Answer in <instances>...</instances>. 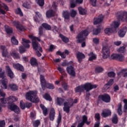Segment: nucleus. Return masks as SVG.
Listing matches in <instances>:
<instances>
[{
  "label": "nucleus",
  "instance_id": "nucleus-39",
  "mask_svg": "<svg viewBox=\"0 0 127 127\" xmlns=\"http://www.w3.org/2000/svg\"><path fill=\"white\" fill-rule=\"evenodd\" d=\"M15 14H18L20 15V16H23V13H22V11H21V9L20 8H17L15 9Z\"/></svg>",
  "mask_w": 127,
  "mask_h": 127
},
{
  "label": "nucleus",
  "instance_id": "nucleus-56",
  "mask_svg": "<svg viewBox=\"0 0 127 127\" xmlns=\"http://www.w3.org/2000/svg\"><path fill=\"white\" fill-rule=\"evenodd\" d=\"M106 84H107L108 86L112 87L114 84V79H110Z\"/></svg>",
  "mask_w": 127,
  "mask_h": 127
},
{
  "label": "nucleus",
  "instance_id": "nucleus-63",
  "mask_svg": "<svg viewBox=\"0 0 127 127\" xmlns=\"http://www.w3.org/2000/svg\"><path fill=\"white\" fill-rule=\"evenodd\" d=\"M35 14H36V17L37 19H38L39 18H40L42 15L39 12H35Z\"/></svg>",
  "mask_w": 127,
  "mask_h": 127
},
{
  "label": "nucleus",
  "instance_id": "nucleus-33",
  "mask_svg": "<svg viewBox=\"0 0 127 127\" xmlns=\"http://www.w3.org/2000/svg\"><path fill=\"white\" fill-rule=\"evenodd\" d=\"M30 64L31 66H38V63H37V60L34 58H32L30 60Z\"/></svg>",
  "mask_w": 127,
  "mask_h": 127
},
{
  "label": "nucleus",
  "instance_id": "nucleus-21",
  "mask_svg": "<svg viewBox=\"0 0 127 127\" xmlns=\"http://www.w3.org/2000/svg\"><path fill=\"white\" fill-rule=\"evenodd\" d=\"M13 67L15 69H16V70H18L19 71H21V72L24 71V68L21 64H13Z\"/></svg>",
  "mask_w": 127,
  "mask_h": 127
},
{
  "label": "nucleus",
  "instance_id": "nucleus-26",
  "mask_svg": "<svg viewBox=\"0 0 127 127\" xmlns=\"http://www.w3.org/2000/svg\"><path fill=\"white\" fill-rule=\"evenodd\" d=\"M84 86L83 84L79 85L74 88V91L75 93H81L84 92Z\"/></svg>",
  "mask_w": 127,
  "mask_h": 127
},
{
  "label": "nucleus",
  "instance_id": "nucleus-15",
  "mask_svg": "<svg viewBox=\"0 0 127 127\" xmlns=\"http://www.w3.org/2000/svg\"><path fill=\"white\" fill-rule=\"evenodd\" d=\"M103 19L104 16H103V15H99L97 18L94 17L93 24H94V25H96V24H99V23H101V22L103 21Z\"/></svg>",
  "mask_w": 127,
  "mask_h": 127
},
{
  "label": "nucleus",
  "instance_id": "nucleus-43",
  "mask_svg": "<svg viewBox=\"0 0 127 127\" xmlns=\"http://www.w3.org/2000/svg\"><path fill=\"white\" fill-rule=\"evenodd\" d=\"M1 83L5 89H7V79L4 78L2 79V80H1Z\"/></svg>",
  "mask_w": 127,
  "mask_h": 127
},
{
  "label": "nucleus",
  "instance_id": "nucleus-36",
  "mask_svg": "<svg viewBox=\"0 0 127 127\" xmlns=\"http://www.w3.org/2000/svg\"><path fill=\"white\" fill-rule=\"evenodd\" d=\"M43 98L45 100H46V101H49V102L52 101V98H51V96L47 93L43 95Z\"/></svg>",
  "mask_w": 127,
  "mask_h": 127
},
{
  "label": "nucleus",
  "instance_id": "nucleus-11",
  "mask_svg": "<svg viewBox=\"0 0 127 127\" xmlns=\"http://www.w3.org/2000/svg\"><path fill=\"white\" fill-rule=\"evenodd\" d=\"M111 58L113 60H117V61H120V62L125 61V56L119 54L112 55Z\"/></svg>",
  "mask_w": 127,
  "mask_h": 127
},
{
  "label": "nucleus",
  "instance_id": "nucleus-47",
  "mask_svg": "<svg viewBox=\"0 0 127 127\" xmlns=\"http://www.w3.org/2000/svg\"><path fill=\"white\" fill-rule=\"evenodd\" d=\"M11 41L12 44L14 45H18V41L15 39V37L13 36L11 39Z\"/></svg>",
  "mask_w": 127,
  "mask_h": 127
},
{
  "label": "nucleus",
  "instance_id": "nucleus-64",
  "mask_svg": "<svg viewBox=\"0 0 127 127\" xmlns=\"http://www.w3.org/2000/svg\"><path fill=\"white\" fill-rule=\"evenodd\" d=\"M100 41V40L97 38H94L93 39V42L95 43V44H99V42Z\"/></svg>",
  "mask_w": 127,
  "mask_h": 127
},
{
  "label": "nucleus",
  "instance_id": "nucleus-17",
  "mask_svg": "<svg viewBox=\"0 0 127 127\" xmlns=\"http://www.w3.org/2000/svg\"><path fill=\"white\" fill-rule=\"evenodd\" d=\"M112 115V112L109 109H104L103 110L101 116L103 118H108Z\"/></svg>",
  "mask_w": 127,
  "mask_h": 127
},
{
  "label": "nucleus",
  "instance_id": "nucleus-53",
  "mask_svg": "<svg viewBox=\"0 0 127 127\" xmlns=\"http://www.w3.org/2000/svg\"><path fill=\"white\" fill-rule=\"evenodd\" d=\"M29 38L32 39V40H37V41H39V42H40L41 41L40 39L37 37H35L32 35H29Z\"/></svg>",
  "mask_w": 127,
  "mask_h": 127
},
{
  "label": "nucleus",
  "instance_id": "nucleus-23",
  "mask_svg": "<svg viewBox=\"0 0 127 127\" xmlns=\"http://www.w3.org/2000/svg\"><path fill=\"white\" fill-rule=\"evenodd\" d=\"M0 50L2 51V56L3 57H6V56L8 54L7 50L6 49V47L5 46H1L0 47Z\"/></svg>",
  "mask_w": 127,
  "mask_h": 127
},
{
  "label": "nucleus",
  "instance_id": "nucleus-52",
  "mask_svg": "<svg viewBox=\"0 0 127 127\" xmlns=\"http://www.w3.org/2000/svg\"><path fill=\"white\" fill-rule=\"evenodd\" d=\"M37 3L40 5V6H43L44 5V0H35Z\"/></svg>",
  "mask_w": 127,
  "mask_h": 127
},
{
  "label": "nucleus",
  "instance_id": "nucleus-28",
  "mask_svg": "<svg viewBox=\"0 0 127 127\" xmlns=\"http://www.w3.org/2000/svg\"><path fill=\"white\" fill-rule=\"evenodd\" d=\"M62 14L64 19H70V14H69V11L64 10L63 11Z\"/></svg>",
  "mask_w": 127,
  "mask_h": 127
},
{
  "label": "nucleus",
  "instance_id": "nucleus-37",
  "mask_svg": "<svg viewBox=\"0 0 127 127\" xmlns=\"http://www.w3.org/2000/svg\"><path fill=\"white\" fill-rule=\"evenodd\" d=\"M9 87L12 91H17V90H18V86L15 84H10Z\"/></svg>",
  "mask_w": 127,
  "mask_h": 127
},
{
  "label": "nucleus",
  "instance_id": "nucleus-18",
  "mask_svg": "<svg viewBox=\"0 0 127 127\" xmlns=\"http://www.w3.org/2000/svg\"><path fill=\"white\" fill-rule=\"evenodd\" d=\"M127 27H124L121 28L120 31L118 32V35L119 37L123 38V37H125V35L127 33Z\"/></svg>",
  "mask_w": 127,
  "mask_h": 127
},
{
  "label": "nucleus",
  "instance_id": "nucleus-7",
  "mask_svg": "<svg viewBox=\"0 0 127 127\" xmlns=\"http://www.w3.org/2000/svg\"><path fill=\"white\" fill-rule=\"evenodd\" d=\"M117 19L121 21L127 22V12L126 11H119L116 15Z\"/></svg>",
  "mask_w": 127,
  "mask_h": 127
},
{
  "label": "nucleus",
  "instance_id": "nucleus-41",
  "mask_svg": "<svg viewBox=\"0 0 127 127\" xmlns=\"http://www.w3.org/2000/svg\"><path fill=\"white\" fill-rule=\"evenodd\" d=\"M122 108V104H120L117 109V113L119 116H122V115H123V109Z\"/></svg>",
  "mask_w": 127,
  "mask_h": 127
},
{
  "label": "nucleus",
  "instance_id": "nucleus-12",
  "mask_svg": "<svg viewBox=\"0 0 127 127\" xmlns=\"http://www.w3.org/2000/svg\"><path fill=\"white\" fill-rule=\"evenodd\" d=\"M12 24L15 26L17 30H19L20 31H24L25 30V28L21 24H20V21H13L12 22Z\"/></svg>",
  "mask_w": 127,
  "mask_h": 127
},
{
  "label": "nucleus",
  "instance_id": "nucleus-59",
  "mask_svg": "<svg viewBox=\"0 0 127 127\" xmlns=\"http://www.w3.org/2000/svg\"><path fill=\"white\" fill-rule=\"evenodd\" d=\"M22 6L25 8H29V7H30V5L29 3H28V2H25L23 3Z\"/></svg>",
  "mask_w": 127,
  "mask_h": 127
},
{
  "label": "nucleus",
  "instance_id": "nucleus-20",
  "mask_svg": "<svg viewBox=\"0 0 127 127\" xmlns=\"http://www.w3.org/2000/svg\"><path fill=\"white\" fill-rule=\"evenodd\" d=\"M120 24H121L120 21H114L110 25V27H111V28H112L113 30H116L117 28H119Z\"/></svg>",
  "mask_w": 127,
  "mask_h": 127
},
{
  "label": "nucleus",
  "instance_id": "nucleus-55",
  "mask_svg": "<svg viewBox=\"0 0 127 127\" xmlns=\"http://www.w3.org/2000/svg\"><path fill=\"white\" fill-rule=\"evenodd\" d=\"M20 107L22 110H24L26 108L25 103L23 102V101H21L20 102Z\"/></svg>",
  "mask_w": 127,
  "mask_h": 127
},
{
  "label": "nucleus",
  "instance_id": "nucleus-62",
  "mask_svg": "<svg viewBox=\"0 0 127 127\" xmlns=\"http://www.w3.org/2000/svg\"><path fill=\"white\" fill-rule=\"evenodd\" d=\"M5 127V121L4 120H2L0 121V127Z\"/></svg>",
  "mask_w": 127,
  "mask_h": 127
},
{
  "label": "nucleus",
  "instance_id": "nucleus-3",
  "mask_svg": "<svg viewBox=\"0 0 127 127\" xmlns=\"http://www.w3.org/2000/svg\"><path fill=\"white\" fill-rule=\"evenodd\" d=\"M37 92L36 91H30L26 94V99L32 103H38L39 99L36 98Z\"/></svg>",
  "mask_w": 127,
  "mask_h": 127
},
{
  "label": "nucleus",
  "instance_id": "nucleus-40",
  "mask_svg": "<svg viewBox=\"0 0 127 127\" xmlns=\"http://www.w3.org/2000/svg\"><path fill=\"white\" fill-rule=\"evenodd\" d=\"M11 56L14 58V59H20V56H19V54L16 53L14 52H12L11 53Z\"/></svg>",
  "mask_w": 127,
  "mask_h": 127
},
{
  "label": "nucleus",
  "instance_id": "nucleus-29",
  "mask_svg": "<svg viewBox=\"0 0 127 127\" xmlns=\"http://www.w3.org/2000/svg\"><path fill=\"white\" fill-rule=\"evenodd\" d=\"M59 37L62 39V41H63V42H64V43H68V42H69V41H70L69 40V38H68L67 37L64 36L62 34H60Z\"/></svg>",
  "mask_w": 127,
  "mask_h": 127
},
{
  "label": "nucleus",
  "instance_id": "nucleus-34",
  "mask_svg": "<svg viewBox=\"0 0 127 127\" xmlns=\"http://www.w3.org/2000/svg\"><path fill=\"white\" fill-rule=\"evenodd\" d=\"M79 14L81 15H85L87 13V10L86 9L82 8V7H79L78 8Z\"/></svg>",
  "mask_w": 127,
  "mask_h": 127
},
{
  "label": "nucleus",
  "instance_id": "nucleus-22",
  "mask_svg": "<svg viewBox=\"0 0 127 127\" xmlns=\"http://www.w3.org/2000/svg\"><path fill=\"white\" fill-rule=\"evenodd\" d=\"M64 101L65 99H64V98L62 97H57L56 103L58 106H62V105H63V104H64V103H65L64 102Z\"/></svg>",
  "mask_w": 127,
  "mask_h": 127
},
{
  "label": "nucleus",
  "instance_id": "nucleus-54",
  "mask_svg": "<svg viewBox=\"0 0 127 127\" xmlns=\"http://www.w3.org/2000/svg\"><path fill=\"white\" fill-rule=\"evenodd\" d=\"M43 35V28L40 26L39 28V37H41Z\"/></svg>",
  "mask_w": 127,
  "mask_h": 127
},
{
  "label": "nucleus",
  "instance_id": "nucleus-9",
  "mask_svg": "<svg viewBox=\"0 0 127 127\" xmlns=\"http://www.w3.org/2000/svg\"><path fill=\"white\" fill-rule=\"evenodd\" d=\"M83 86L84 90H86V92H90L91 90L93 89H96L98 86L96 84H92L90 82L85 83L84 84H82Z\"/></svg>",
  "mask_w": 127,
  "mask_h": 127
},
{
  "label": "nucleus",
  "instance_id": "nucleus-6",
  "mask_svg": "<svg viewBox=\"0 0 127 127\" xmlns=\"http://www.w3.org/2000/svg\"><path fill=\"white\" fill-rule=\"evenodd\" d=\"M89 34H90V32L88 31V30H84L80 32L76 37L77 43H81V42H83V41H85L86 38H85L84 36H88Z\"/></svg>",
  "mask_w": 127,
  "mask_h": 127
},
{
  "label": "nucleus",
  "instance_id": "nucleus-48",
  "mask_svg": "<svg viewBox=\"0 0 127 127\" xmlns=\"http://www.w3.org/2000/svg\"><path fill=\"white\" fill-rule=\"evenodd\" d=\"M62 121V116H61V114H59L57 120V123L58 124L57 127H59V125H60V123H61Z\"/></svg>",
  "mask_w": 127,
  "mask_h": 127
},
{
  "label": "nucleus",
  "instance_id": "nucleus-38",
  "mask_svg": "<svg viewBox=\"0 0 127 127\" xmlns=\"http://www.w3.org/2000/svg\"><path fill=\"white\" fill-rule=\"evenodd\" d=\"M42 26L46 29V30H51V26L50 25L46 23H44L42 24Z\"/></svg>",
  "mask_w": 127,
  "mask_h": 127
},
{
  "label": "nucleus",
  "instance_id": "nucleus-49",
  "mask_svg": "<svg viewBox=\"0 0 127 127\" xmlns=\"http://www.w3.org/2000/svg\"><path fill=\"white\" fill-rule=\"evenodd\" d=\"M76 14H77V12L76 11V10L74 9H71L70 10V15L71 17H72V18H74V17L76 16Z\"/></svg>",
  "mask_w": 127,
  "mask_h": 127
},
{
  "label": "nucleus",
  "instance_id": "nucleus-58",
  "mask_svg": "<svg viewBox=\"0 0 127 127\" xmlns=\"http://www.w3.org/2000/svg\"><path fill=\"white\" fill-rule=\"evenodd\" d=\"M118 51L120 53H125L126 52V48L124 46L121 47L119 49Z\"/></svg>",
  "mask_w": 127,
  "mask_h": 127
},
{
  "label": "nucleus",
  "instance_id": "nucleus-35",
  "mask_svg": "<svg viewBox=\"0 0 127 127\" xmlns=\"http://www.w3.org/2000/svg\"><path fill=\"white\" fill-rule=\"evenodd\" d=\"M33 48L34 50L36 51V50H38L39 47L40 46V44H38L35 41H33L32 43Z\"/></svg>",
  "mask_w": 127,
  "mask_h": 127
},
{
  "label": "nucleus",
  "instance_id": "nucleus-31",
  "mask_svg": "<svg viewBox=\"0 0 127 127\" xmlns=\"http://www.w3.org/2000/svg\"><path fill=\"white\" fill-rule=\"evenodd\" d=\"M5 31L6 32L7 34H11L13 32L12 28L9 27L8 26L5 25L4 26Z\"/></svg>",
  "mask_w": 127,
  "mask_h": 127
},
{
  "label": "nucleus",
  "instance_id": "nucleus-60",
  "mask_svg": "<svg viewBox=\"0 0 127 127\" xmlns=\"http://www.w3.org/2000/svg\"><path fill=\"white\" fill-rule=\"evenodd\" d=\"M95 118L96 119V120H97V121L100 122V121L101 120V116H100V114L96 113L95 114Z\"/></svg>",
  "mask_w": 127,
  "mask_h": 127
},
{
  "label": "nucleus",
  "instance_id": "nucleus-13",
  "mask_svg": "<svg viewBox=\"0 0 127 127\" xmlns=\"http://www.w3.org/2000/svg\"><path fill=\"white\" fill-rule=\"evenodd\" d=\"M66 71L68 74L71 76V77H76V72H75L74 66L72 65L67 66Z\"/></svg>",
  "mask_w": 127,
  "mask_h": 127
},
{
  "label": "nucleus",
  "instance_id": "nucleus-10",
  "mask_svg": "<svg viewBox=\"0 0 127 127\" xmlns=\"http://www.w3.org/2000/svg\"><path fill=\"white\" fill-rule=\"evenodd\" d=\"M110 48L107 46H104L102 49V57L103 59H107L110 57Z\"/></svg>",
  "mask_w": 127,
  "mask_h": 127
},
{
  "label": "nucleus",
  "instance_id": "nucleus-46",
  "mask_svg": "<svg viewBox=\"0 0 127 127\" xmlns=\"http://www.w3.org/2000/svg\"><path fill=\"white\" fill-rule=\"evenodd\" d=\"M114 30L112 27L111 28H107L104 30V32L106 34H108L109 33H113L114 32Z\"/></svg>",
  "mask_w": 127,
  "mask_h": 127
},
{
  "label": "nucleus",
  "instance_id": "nucleus-5",
  "mask_svg": "<svg viewBox=\"0 0 127 127\" xmlns=\"http://www.w3.org/2000/svg\"><path fill=\"white\" fill-rule=\"evenodd\" d=\"M22 44L23 46H21L19 47V52L20 54H23L25 52V48H29L30 46L29 43H31V42L29 40H26V39L22 38Z\"/></svg>",
  "mask_w": 127,
  "mask_h": 127
},
{
  "label": "nucleus",
  "instance_id": "nucleus-24",
  "mask_svg": "<svg viewBox=\"0 0 127 127\" xmlns=\"http://www.w3.org/2000/svg\"><path fill=\"white\" fill-rule=\"evenodd\" d=\"M86 121H88V117L86 115H83L82 116V121L78 124L77 127H83Z\"/></svg>",
  "mask_w": 127,
  "mask_h": 127
},
{
  "label": "nucleus",
  "instance_id": "nucleus-44",
  "mask_svg": "<svg viewBox=\"0 0 127 127\" xmlns=\"http://www.w3.org/2000/svg\"><path fill=\"white\" fill-rule=\"evenodd\" d=\"M112 122L115 125H117L118 124V116L117 114H114L113 117L112 118Z\"/></svg>",
  "mask_w": 127,
  "mask_h": 127
},
{
  "label": "nucleus",
  "instance_id": "nucleus-30",
  "mask_svg": "<svg viewBox=\"0 0 127 127\" xmlns=\"http://www.w3.org/2000/svg\"><path fill=\"white\" fill-rule=\"evenodd\" d=\"M46 15L48 18L53 17V16H54V12L53 11V10H49L47 11Z\"/></svg>",
  "mask_w": 127,
  "mask_h": 127
},
{
  "label": "nucleus",
  "instance_id": "nucleus-45",
  "mask_svg": "<svg viewBox=\"0 0 127 127\" xmlns=\"http://www.w3.org/2000/svg\"><path fill=\"white\" fill-rule=\"evenodd\" d=\"M104 71V68L101 66H97L95 67V73H101Z\"/></svg>",
  "mask_w": 127,
  "mask_h": 127
},
{
  "label": "nucleus",
  "instance_id": "nucleus-51",
  "mask_svg": "<svg viewBox=\"0 0 127 127\" xmlns=\"http://www.w3.org/2000/svg\"><path fill=\"white\" fill-rule=\"evenodd\" d=\"M107 75L110 78H114L116 76V73L114 71H110L108 72Z\"/></svg>",
  "mask_w": 127,
  "mask_h": 127
},
{
  "label": "nucleus",
  "instance_id": "nucleus-61",
  "mask_svg": "<svg viewBox=\"0 0 127 127\" xmlns=\"http://www.w3.org/2000/svg\"><path fill=\"white\" fill-rule=\"evenodd\" d=\"M90 2L93 6H96V4L97 3V0H90Z\"/></svg>",
  "mask_w": 127,
  "mask_h": 127
},
{
  "label": "nucleus",
  "instance_id": "nucleus-8",
  "mask_svg": "<svg viewBox=\"0 0 127 127\" xmlns=\"http://www.w3.org/2000/svg\"><path fill=\"white\" fill-rule=\"evenodd\" d=\"M98 99L99 102L101 101L104 102V103H110L111 102V96L107 93L99 95Z\"/></svg>",
  "mask_w": 127,
  "mask_h": 127
},
{
  "label": "nucleus",
  "instance_id": "nucleus-2",
  "mask_svg": "<svg viewBox=\"0 0 127 127\" xmlns=\"http://www.w3.org/2000/svg\"><path fill=\"white\" fill-rule=\"evenodd\" d=\"M67 102H65L64 103L63 111L65 112L67 114L70 113V108L73 107L74 104H77L78 103V100L75 99L73 100L72 98H69L67 100Z\"/></svg>",
  "mask_w": 127,
  "mask_h": 127
},
{
  "label": "nucleus",
  "instance_id": "nucleus-27",
  "mask_svg": "<svg viewBox=\"0 0 127 127\" xmlns=\"http://www.w3.org/2000/svg\"><path fill=\"white\" fill-rule=\"evenodd\" d=\"M88 56H90L88 60L89 61H93V60H96L97 59V55L94 54L93 52H91L88 54Z\"/></svg>",
  "mask_w": 127,
  "mask_h": 127
},
{
  "label": "nucleus",
  "instance_id": "nucleus-19",
  "mask_svg": "<svg viewBox=\"0 0 127 127\" xmlns=\"http://www.w3.org/2000/svg\"><path fill=\"white\" fill-rule=\"evenodd\" d=\"M76 58L79 63H81L83 61V59H85V55L80 52L76 54Z\"/></svg>",
  "mask_w": 127,
  "mask_h": 127
},
{
  "label": "nucleus",
  "instance_id": "nucleus-32",
  "mask_svg": "<svg viewBox=\"0 0 127 127\" xmlns=\"http://www.w3.org/2000/svg\"><path fill=\"white\" fill-rule=\"evenodd\" d=\"M101 25L97 26V28H94L93 30V35H98L100 32H101Z\"/></svg>",
  "mask_w": 127,
  "mask_h": 127
},
{
  "label": "nucleus",
  "instance_id": "nucleus-25",
  "mask_svg": "<svg viewBox=\"0 0 127 127\" xmlns=\"http://www.w3.org/2000/svg\"><path fill=\"white\" fill-rule=\"evenodd\" d=\"M40 108L43 111V114L45 117H46V116L48 114V109L44 105L41 104L40 105Z\"/></svg>",
  "mask_w": 127,
  "mask_h": 127
},
{
  "label": "nucleus",
  "instance_id": "nucleus-42",
  "mask_svg": "<svg viewBox=\"0 0 127 127\" xmlns=\"http://www.w3.org/2000/svg\"><path fill=\"white\" fill-rule=\"evenodd\" d=\"M5 5H6V6L7 7V9L5 8V7L4 6H0V13H1V14H5L6 12L5 11H4V10L2 9V8H1V7H3V8H4V9H5V10H7V11H8V7L7 6V5H6V4H4Z\"/></svg>",
  "mask_w": 127,
  "mask_h": 127
},
{
  "label": "nucleus",
  "instance_id": "nucleus-4",
  "mask_svg": "<svg viewBox=\"0 0 127 127\" xmlns=\"http://www.w3.org/2000/svg\"><path fill=\"white\" fill-rule=\"evenodd\" d=\"M41 86L43 90H45V88L47 89H50L51 90H53L55 89V86L53 84L46 82V80L44 78L43 75L41 74L40 76Z\"/></svg>",
  "mask_w": 127,
  "mask_h": 127
},
{
  "label": "nucleus",
  "instance_id": "nucleus-57",
  "mask_svg": "<svg viewBox=\"0 0 127 127\" xmlns=\"http://www.w3.org/2000/svg\"><path fill=\"white\" fill-rule=\"evenodd\" d=\"M76 2H75V0H70V7L71 8H74L76 6Z\"/></svg>",
  "mask_w": 127,
  "mask_h": 127
},
{
  "label": "nucleus",
  "instance_id": "nucleus-1",
  "mask_svg": "<svg viewBox=\"0 0 127 127\" xmlns=\"http://www.w3.org/2000/svg\"><path fill=\"white\" fill-rule=\"evenodd\" d=\"M18 100L17 97L13 96H10L4 100L3 98H0V101L1 104H8V109L12 112H14L15 114H19V107L14 104V102Z\"/></svg>",
  "mask_w": 127,
  "mask_h": 127
},
{
  "label": "nucleus",
  "instance_id": "nucleus-50",
  "mask_svg": "<svg viewBox=\"0 0 127 127\" xmlns=\"http://www.w3.org/2000/svg\"><path fill=\"white\" fill-rule=\"evenodd\" d=\"M40 125V121L39 120H36L33 122V126L34 127H38Z\"/></svg>",
  "mask_w": 127,
  "mask_h": 127
},
{
  "label": "nucleus",
  "instance_id": "nucleus-16",
  "mask_svg": "<svg viewBox=\"0 0 127 127\" xmlns=\"http://www.w3.org/2000/svg\"><path fill=\"white\" fill-rule=\"evenodd\" d=\"M6 71L8 77H9L10 79H13V78H14V74H13L12 70L10 69L9 66H6Z\"/></svg>",
  "mask_w": 127,
  "mask_h": 127
},
{
  "label": "nucleus",
  "instance_id": "nucleus-14",
  "mask_svg": "<svg viewBox=\"0 0 127 127\" xmlns=\"http://www.w3.org/2000/svg\"><path fill=\"white\" fill-rule=\"evenodd\" d=\"M55 115H56V113H55V109L52 108L49 114V119H50V121L53 122V121L55 120Z\"/></svg>",
  "mask_w": 127,
  "mask_h": 127
}]
</instances>
